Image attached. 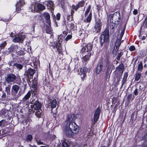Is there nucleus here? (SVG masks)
I'll list each match as a JSON object with an SVG mask.
<instances>
[{
    "mask_svg": "<svg viewBox=\"0 0 147 147\" xmlns=\"http://www.w3.org/2000/svg\"><path fill=\"white\" fill-rule=\"evenodd\" d=\"M93 44L91 43H89L83 45L81 52L83 56L84 55L82 58V61L84 65L87 64L88 61L90 60L91 55V51H92Z\"/></svg>",
    "mask_w": 147,
    "mask_h": 147,
    "instance_id": "f257e3e1",
    "label": "nucleus"
},
{
    "mask_svg": "<svg viewBox=\"0 0 147 147\" xmlns=\"http://www.w3.org/2000/svg\"><path fill=\"white\" fill-rule=\"evenodd\" d=\"M69 127L64 128V132L66 135L69 138L72 137L74 134H77L80 131V128L75 122H71L68 125Z\"/></svg>",
    "mask_w": 147,
    "mask_h": 147,
    "instance_id": "f03ea898",
    "label": "nucleus"
},
{
    "mask_svg": "<svg viewBox=\"0 0 147 147\" xmlns=\"http://www.w3.org/2000/svg\"><path fill=\"white\" fill-rule=\"evenodd\" d=\"M109 30L106 28L100 36L99 42L101 47H102L104 44V47L107 48L109 44Z\"/></svg>",
    "mask_w": 147,
    "mask_h": 147,
    "instance_id": "7ed1b4c3",
    "label": "nucleus"
},
{
    "mask_svg": "<svg viewBox=\"0 0 147 147\" xmlns=\"http://www.w3.org/2000/svg\"><path fill=\"white\" fill-rule=\"evenodd\" d=\"M104 62L105 67L107 68V69L105 72V79L107 80L108 78L110 77V74L111 72H110V69L111 67L110 58L108 55H106L104 59Z\"/></svg>",
    "mask_w": 147,
    "mask_h": 147,
    "instance_id": "20e7f679",
    "label": "nucleus"
},
{
    "mask_svg": "<svg viewBox=\"0 0 147 147\" xmlns=\"http://www.w3.org/2000/svg\"><path fill=\"white\" fill-rule=\"evenodd\" d=\"M49 47L51 48L56 49V52H58V55H63V51L62 48V45L61 43H53L50 42L49 45Z\"/></svg>",
    "mask_w": 147,
    "mask_h": 147,
    "instance_id": "39448f33",
    "label": "nucleus"
},
{
    "mask_svg": "<svg viewBox=\"0 0 147 147\" xmlns=\"http://www.w3.org/2000/svg\"><path fill=\"white\" fill-rule=\"evenodd\" d=\"M20 76L19 77L17 76L14 74L13 73H10L7 74L5 78V81L8 84L11 82H16V83H18L17 82V80H21V78H20Z\"/></svg>",
    "mask_w": 147,
    "mask_h": 147,
    "instance_id": "423d86ee",
    "label": "nucleus"
},
{
    "mask_svg": "<svg viewBox=\"0 0 147 147\" xmlns=\"http://www.w3.org/2000/svg\"><path fill=\"white\" fill-rule=\"evenodd\" d=\"M104 61L102 58L98 61L96 67L95 69V72L96 75L100 74L102 71H104Z\"/></svg>",
    "mask_w": 147,
    "mask_h": 147,
    "instance_id": "0eeeda50",
    "label": "nucleus"
},
{
    "mask_svg": "<svg viewBox=\"0 0 147 147\" xmlns=\"http://www.w3.org/2000/svg\"><path fill=\"white\" fill-rule=\"evenodd\" d=\"M19 48H20V47L17 45H12L9 48L6 49L5 51V54L8 55L11 53L14 52L15 51L16 53L18 50H19L20 49Z\"/></svg>",
    "mask_w": 147,
    "mask_h": 147,
    "instance_id": "6e6552de",
    "label": "nucleus"
},
{
    "mask_svg": "<svg viewBox=\"0 0 147 147\" xmlns=\"http://www.w3.org/2000/svg\"><path fill=\"white\" fill-rule=\"evenodd\" d=\"M35 73L34 70L31 68H29L26 71V75L28 78L27 80L28 83H31L30 80L32 79L33 75Z\"/></svg>",
    "mask_w": 147,
    "mask_h": 147,
    "instance_id": "1a4fd4ad",
    "label": "nucleus"
},
{
    "mask_svg": "<svg viewBox=\"0 0 147 147\" xmlns=\"http://www.w3.org/2000/svg\"><path fill=\"white\" fill-rule=\"evenodd\" d=\"M96 20L95 19L96 22L94 26V32H95L96 33H99L101 31V27L102 26V23L101 22V20L99 19L98 20L97 18Z\"/></svg>",
    "mask_w": 147,
    "mask_h": 147,
    "instance_id": "9d476101",
    "label": "nucleus"
},
{
    "mask_svg": "<svg viewBox=\"0 0 147 147\" xmlns=\"http://www.w3.org/2000/svg\"><path fill=\"white\" fill-rule=\"evenodd\" d=\"M20 89V87L16 84L13 85L11 88V93L12 96L13 98H15L16 94L18 93Z\"/></svg>",
    "mask_w": 147,
    "mask_h": 147,
    "instance_id": "9b49d317",
    "label": "nucleus"
},
{
    "mask_svg": "<svg viewBox=\"0 0 147 147\" xmlns=\"http://www.w3.org/2000/svg\"><path fill=\"white\" fill-rule=\"evenodd\" d=\"M31 96L30 92L28 91L22 100L21 102L22 104L26 105H28L30 102L29 100Z\"/></svg>",
    "mask_w": 147,
    "mask_h": 147,
    "instance_id": "f8f14e48",
    "label": "nucleus"
},
{
    "mask_svg": "<svg viewBox=\"0 0 147 147\" xmlns=\"http://www.w3.org/2000/svg\"><path fill=\"white\" fill-rule=\"evenodd\" d=\"M37 100L33 103L31 105V107L34 108L36 110H38L41 109L42 105L40 102L39 101L38 98H36Z\"/></svg>",
    "mask_w": 147,
    "mask_h": 147,
    "instance_id": "ddd939ff",
    "label": "nucleus"
},
{
    "mask_svg": "<svg viewBox=\"0 0 147 147\" xmlns=\"http://www.w3.org/2000/svg\"><path fill=\"white\" fill-rule=\"evenodd\" d=\"M100 113V109L98 107L96 109L94 113L93 118L94 123L96 122L98 119Z\"/></svg>",
    "mask_w": 147,
    "mask_h": 147,
    "instance_id": "4468645a",
    "label": "nucleus"
},
{
    "mask_svg": "<svg viewBox=\"0 0 147 147\" xmlns=\"http://www.w3.org/2000/svg\"><path fill=\"white\" fill-rule=\"evenodd\" d=\"M25 36L24 35H20L13 39V41L15 42L22 43L25 38Z\"/></svg>",
    "mask_w": 147,
    "mask_h": 147,
    "instance_id": "2eb2a0df",
    "label": "nucleus"
},
{
    "mask_svg": "<svg viewBox=\"0 0 147 147\" xmlns=\"http://www.w3.org/2000/svg\"><path fill=\"white\" fill-rule=\"evenodd\" d=\"M43 16L45 20V22L49 26H51V22L50 20V16L48 13H43Z\"/></svg>",
    "mask_w": 147,
    "mask_h": 147,
    "instance_id": "dca6fc26",
    "label": "nucleus"
},
{
    "mask_svg": "<svg viewBox=\"0 0 147 147\" xmlns=\"http://www.w3.org/2000/svg\"><path fill=\"white\" fill-rule=\"evenodd\" d=\"M117 16L118 17H119V19L120 18V12L119 11H116L113 14H107V16L109 19H110V21H113V18L115 16Z\"/></svg>",
    "mask_w": 147,
    "mask_h": 147,
    "instance_id": "f3484780",
    "label": "nucleus"
},
{
    "mask_svg": "<svg viewBox=\"0 0 147 147\" xmlns=\"http://www.w3.org/2000/svg\"><path fill=\"white\" fill-rule=\"evenodd\" d=\"M75 116L73 113H70L67 115L66 121L67 123H69L71 122H74L73 121L75 118Z\"/></svg>",
    "mask_w": 147,
    "mask_h": 147,
    "instance_id": "a211bd4d",
    "label": "nucleus"
},
{
    "mask_svg": "<svg viewBox=\"0 0 147 147\" xmlns=\"http://www.w3.org/2000/svg\"><path fill=\"white\" fill-rule=\"evenodd\" d=\"M46 4L48 9L51 11L54 10V4L52 1L49 0L47 2V3Z\"/></svg>",
    "mask_w": 147,
    "mask_h": 147,
    "instance_id": "6ab92c4d",
    "label": "nucleus"
},
{
    "mask_svg": "<svg viewBox=\"0 0 147 147\" xmlns=\"http://www.w3.org/2000/svg\"><path fill=\"white\" fill-rule=\"evenodd\" d=\"M92 17V10H91L90 11L88 16L85 18L83 20L84 22L85 23H90L91 21Z\"/></svg>",
    "mask_w": 147,
    "mask_h": 147,
    "instance_id": "aec40b11",
    "label": "nucleus"
},
{
    "mask_svg": "<svg viewBox=\"0 0 147 147\" xmlns=\"http://www.w3.org/2000/svg\"><path fill=\"white\" fill-rule=\"evenodd\" d=\"M42 19V17L39 15L35 16L33 20L34 24L35 25L37 23L41 20Z\"/></svg>",
    "mask_w": 147,
    "mask_h": 147,
    "instance_id": "412c9836",
    "label": "nucleus"
},
{
    "mask_svg": "<svg viewBox=\"0 0 147 147\" xmlns=\"http://www.w3.org/2000/svg\"><path fill=\"white\" fill-rule=\"evenodd\" d=\"M121 40L119 39H117L116 40L115 44V47L116 48V52L118 51L119 47L121 44Z\"/></svg>",
    "mask_w": 147,
    "mask_h": 147,
    "instance_id": "4be33fe9",
    "label": "nucleus"
},
{
    "mask_svg": "<svg viewBox=\"0 0 147 147\" xmlns=\"http://www.w3.org/2000/svg\"><path fill=\"white\" fill-rule=\"evenodd\" d=\"M24 64V63H23L22 64H21L16 62L13 64V66L15 67V68L18 69L20 70L23 69Z\"/></svg>",
    "mask_w": 147,
    "mask_h": 147,
    "instance_id": "5701e85b",
    "label": "nucleus"
},
{
    "mask_svg": "<svg viewBox=\"0 0 147 147\" xmlns=\"http://www.w3.org/2000/svg\"><path fill=\"white\" fill-rule=\"evenodd\" d=\"M69 30L71 31H74L77 29V26L74 22H71L68 25Z\"/></svg>",
    "mask_w": 147,
    "mask_h": 147,
    "instance_id": "b1692460",
    "label": "nucleus"
},
{
    "mask_svg": "<svg viewBox=\"0 0 147 147\" xmlns=\"http://www.w3.org/2000/svg\"><path fill=\"white\" fill-rule=\"evenodd\" d=\"M32 61L34 67H37L38 65L40 64V61L38 59L35 57H34L32 58Z\"/></svg>",
    "mask_w": 147,
    "mask_h": 147,
    "instance_id": "393cba45",
    "label": "nucleus"
},
{
    "mask_svg": "<svg viewBox=\"0 0 147 147\" xmlns=\"http://www.w3.org/2000/svg\"><path fill=\"white\" fill-rule=\"evenodd\" d=\"M57 104V102L56 100L55 99H53L52 100L50 101V106H51V109H52L51 110V112L53 111V109L55 108Z\"/></svg>",
    "mask_w": 147,
    "mask_h": 147,
    "instance_id": "a878e982",
    "label": "nucleus"
},
{
    "mask_svg": "<svg viewBox=\"0 0 147 147\" xmlns=\"http://www.w3.org/2000/svg\"><path fill=\"white\" fill-rule=\"evenodd\" d=\"M142 76V74L141 72H138L137 71L134 75L135 81H138L140 78Z\"/></svg>",
    "mask_w": 147,
    "mask_h": 147,
    "instance_id": "bb28decb",
    "label": "nucleus"
},
{
    "mask_svg": "<svg viewBox=\"0 0 147 147\" xmlns=\"http://www.w3.org/2000/svg\"><path fill=\"white\" fill-rule=\"evenodd\" d=\"M116 69L120 72L121 71V73L122 74L124 69V66L123 63H121L118 67H117Z\"/></svg>",
    "mask_w": 147,
    "mask_h": 147,
    "instance_id": "cd10ccee",
    "label": "nucleus"
},
{
    "mask_svg": "<svg viewBox=\"0 0 147 147\" xmlns=\"http://www.w3.org/2000/svg\"><path fill=\"white\" fill-rule=\"evenodd\" d=\"M17 56L18 57H20L21 56H24V55L26 54V53L24 50L23 49H21L18 50V51L16 52V53Z\"/></svg>",
    "mask_w": 147,
    "mask_h": 147,
    "instance_id": "c85d7f7f",
    "label": "nucleus"
},
{
    "mask_svg": "<svg viewBox=\"0 0 147 147\" xmlns=\"http://www.w3.org/2000/svg\"><path fill=\"white\" fill-rule=\"evenodd\" d=\"M139 62V63L138 65L137 70L140 72H141L143 71L144 68L142 62V61H140Z\"/></svg>",
    "mask_w": 147,
    "mask_h": 147,
    "instance_id": "c756f323",
    "label": "nucleus"
},
{
    "mask_svg": "<svg viewBox=\"0 0 147 147\" xmlns=\"http://www.w3.org/2000/svg\"><path fill=\"white\" fill-rule=\"evenodd\" d=\"M37 90H29L28 91L30 92V95H31V94H32V97L35 96L36 97H37L38 95Z\"/></svg>",
    "mask_w": 147,
    "mask_h": 147,
    "instance_id": "7c9ffc66",
    "label": "nucleus"
},
{
    "mask_svg": "<svg viewBox=\"0 0 147 147\" xmlns=\"http://www.w3.org/2000/svg\"><path fill=\"white\" fill-rule=\"evenodd\" d=\"M37 7L40 11H42L45 9V7L42 4L38 3L37 4Z\"/></svg>",
    "mask_w": 147,
    "mask_h": 147,
    "instance_id": "2f4dec72",
    "label": "nucleus"
},
{
    "mask_svg": "<svg viewBox=\"0 0 147 147\" xmlns=\"http://www.w3.org/2000/svg\"><path fill=\"white\" fill-rule=\"evenodd\" d=\"M143 26H144V28L147 29V20H145V19H144L143 23L142 24V25L140 27V30H139L140 33H141V30Z\"/></svg>",
    "mask_w": 147,
    "mask_h": 147,
    "instance_id": "473e14b6",
    "label": "nucleus"
},
{
    "mask_svg": "<svg viewBox=\"0 0 147 147\" xmlns=\"http://www.w3.org/2000/svg\"><path fill=\"white\" fill-rule=\"evenodd\" d=\"M3 93L1 97V98L3 100L7 101V97L6 95V93L3 90Z\"/></svg>",
    "mask_w": 147,
    "mask_h": 147,
    "instance_id": "72a5a7b5",
    "label": "nucleus"
},
{
    "mask_svg": "<svg viewBox=\"0 0 147 147\" xmlns=\"http://www.w3.org/2000/svg\"><path fill=\"white\" fill-rule=\"evenodd\" d=\"M62 34L58 35L57 40L55 42H53L61 44L63 40L62 38Z\"/></svg>",
    "mask_w": 147,
    "mask_h": 147,
    "instance_id": "f704fd0d",
    "label": "nucleus"
},
{
    "mask_svg": "<svg viewBox=\"0 0 147 147\" xmlns=\"http://www.w3.org/2000/svg\"><path fill=\"white\" fill-rule=\"evenodd\" d=\"M88 70V68L86 67H84L80 69V71L81 74H86Z\"/></svg>",
    "mask_w": 147,
    "mask_h": 147,
    "instance_id": "c9c22d12",
    "label": "nucleus"
},
{
    "mask_svg": "<svg viewBox=\"0 0 147 147\" xmlns=\"http://www.w3.org/2000/svg\"><path fill=\"white\" fill-rule=\"evenodd\" d=\"M25 4V2L23 0H20L16 4V5L22 7Z\"/></svg>",
    "mask_w": 147,
    "mask_h": 147,
    "instance_id": "e433bc0d",
    "label": "nucleus"
},
{
    "mask_svg": "<svg viewBox=\"0 0 147 147\" xmlns=\"http://www.w3.org/2000/svg\"><path fill=\"white\" fill-rule=\"evenodd\" d=\"M51 26H49V25L47 26H46V32L47 33L49 34H51L52 32V31L51 30Z\"/></svg>",
    "mask_w": 147,
    "mask_h": 147,
    "instance_id": "4c0bfd02",
    "label": "nucleus"
},
{
    "mask_svg": "<svg viewBox=\"0 0 147 147\" xmlns=\"http://www.w3.org/2000/svg\"><path fill=\"white\" fill-rule=\"evenodd\" d=\"M132 95L131 94H128L127 96L126 101L125 102V104H127V105L129 104L130 101L131 100V98L132 96Z\"/></svg>",
    "mask_w": 147,
    "mask_h": 147,
    "instance_id": "58836bf2",
    "label": "nucleus"
},
{
    "mask_svg": "<svg viewBox=\"0 0 147 147\" xmlns=\"http://www.w3.org/2000/svg\"><path fill=\"white\" fill-rule=\"evenodd\" d=\"M115 22L116 21H115L114 22L113 21L110 22L109 25V28L110 30H113L114 29L115 27Z\"/></svg>",
    "mask_w": 147,
    "mask_h": 147,
    "instance_id": "ea45409f",
    "label": "nucleus"
},
{
    "mask_svg": "<svg viewBox=\"0 0 147 147\" xmlns=\"http://www.w3.org/2000/svg\"><path fill=\"white\" fill-rule=\"evenodd\" d=\"M7 111L6 110H2L0 111V115L6 116L7 115Z\"/></svg>",
    "mask_w": 147,
    "mask_h": 147,
    "instance_id": "a19ab883",
    "label": "nucleus"
},
{
    "mask_svg": "<svg viewBox=\"0 0 147 147\" xmlns=\"http://www.w3.org/2000/svg\"><path fill=\"white\" fill-rule=\"evenodd\" d=\"M11 86L9 85H8L7 87H5V91L7 92V95H10Z\"/></svg>",
    "mask_w": 147,
    "mask_h": 147,
    "instance_id": "79ce46f5",
    "label": "nucleus"
},
{
    "mask_svg": "<svg viewBox=\"0 0 147 147\" xmlns=\"http://www.w3.org/2000/svg\"><path fill=\"white\" fill-rule=\"evenodd\" d=\"M85 3V1L84 0H82L78 2L77 4L78 5V7L79 8L82 7L84 6Z\"/></svg>",
    "mask_w": 147,
    "mask_h": 147,
    "instance_id": "37998d69",
    "label": "nucleus"
},
{
    "mask_svg": "<svg viewBox=\"0 0 147 147\" xmlns=\"http://www.w3.org/2000/svg\"><path fill=\"white\" fill-rule=\"evenodd\" d=\"M91 5H89L88 7L86 10L85 11L84 15L85 17L87 16L88 13L90 12L91 9Z\"/></svg>",
    "mask_w": 147,
    "mask_h": 147,
    "instance_id": "c03bdc74",
    "label": "nucleus"
},
{
    "mask_svg": "<svg viewBox=\"0 0 147 147\" xmlns=\"http://www.w3.org/2000/svg\"><path fill=\"white\" fill-rule=\"evenodd\" d=\"M38 83H32L31 85V87L33 89V90H38Z\"/></svg>",
    "mask_w": 147,
    "mask_h": 147,
    "instance_id": "a18cd8bd",
    "label": "nucleus"
},
{
    "mask_svg": "<svg viewBox=\"0 0 147 147\" xmlns=\"http://www.w3.org/2000/svg\"><path fill=\"white\" fill-rule=\"evenodd\" d=\"M38 73L35 74V76L34 77L33 80H32V83H38Z\"/></svg>",
    "mask_w": 147,
    "mask_h": 147,
    "instance_id": "49530a36",
    "label": "nucleus"
},
{
    "mask_svg": "<svg viewBox=\"0 0 147 147\" xmlns=\"http://www.w3.org/2000/svg\"><path fill=\"white\" fill-rule=\"evenodd\" d=\"M66 19L68 21L71 22L74 21V17L72 16L71 15H67L66 16Z\"/></svg>",
    "mask_w": 147,
    "mask_h": 147,
    "instance_id": "de8ad7c7",
    "label": "nucleus"
},
{
    "mask_svg": "<svg viewBox=\"0 0 147 147\" xmlns=\"http://www.w3.org/2000/svg\"><path fill=\"white\" fill-rule=\"evenodd\" d=\"M71 8L74 10L75 11H76L78 10L79 7L77 4L76 5L73 4L71 5Z\"/></svg>",
    "mask_w": 147,
    "mask_h": 147,
    "instance_id": "09e8293b",
    "label": "nucleus"
},
{
    "mask_svg": "<svg viewBox=\"0 0 147 147\" xmlns=\"http://www.w3.org/2000/svg\"><path fill=\"white\" fill-rule=\"evenodd\" d=\"M56 137L55 135H50L49 137V140L51 141H53L54 140H55L56 139Z\"/></svg>",
    "mask_w": 147,
    "mask_h": 147,
    "instance_id": "8fccbe9b",
    "label": "nucleus"
},
{
    "mask_svg": "<svg viewBox=\"0 0 147 147\" xmlns=\"http://www.w3.org/2000/svg\"><path fill=\"white\" fill-rule=\"evenodd\" d=\"M33 139V137L31 134H28L26 136V140L31 141Z\"/></svg>",
    "mask_w": 147,
    "mask_h": 147,
    "instance_id": "3c124183",
    "label": "nucleus"
},
{
    "mask_svg": "<svg viewBox=\"0 0 147 147\" xmlns=\"http://www.w3.org/2000/svg\"><path fill=\"white\" fill-rule=\"evenodd\" d=\"M34 96L30 98V102H29V103L31 104H33V103L36 100H37L36 98H38L37 97H34Z\"/></svg>",
    "mask_w": 147,
    "mask_h": 147,
    "instance_id": "603ef678",
    "label": "nucleus"
},
{
    "mask_svg": "<svg viewBox=\"0 0 147 147\" xmlns=\"http://www.w3.org/2000/svg\"><path fill=\"white\" fill-rule=\"evenodd\" d=\"M16 6V11L17 13H19L21 11V7L16 5L15 4Z\"/></svg>",
    "mask_w": 147,
    "mask_h": 147,
    "instance_id": "864d4df0",
    "label": "nucleus"
},
{
    "mask_svg": "<svg viewBox=\"0 0 147 147\" xmlns=\"http://www.w3.org/2000/svg\"><path fill=\"white\" fill-rule=\"evenodd\" d=\"M123 53L122 52H121L120 53H118V55L116 57V59L118 61H119L121 57L123 55Z\"/></svg>",
    "mask_w": 147,
    "mask_h": 147,
    "instance_id": "5fc2aeb1",
    "label": "nucleus"
},
{
    "mask_svg": "<svg viewBox=\"0 0 147 147\" xmlns=\"http://www.w3.org/2000/svg\"><path fill=\"white\" fill-rule=\"evenodd\" d=\"M120 18L119 19V17H118L117 16H115L114 17V18L115 19V21L116 22L117 21V23H118V24H119V22L120 21V20H121V15H120Z\"/></svg>",
    "mask_w": 147,
    "mask_h": 147,
    "instance_id": "6e6d98bb",
    "label": "nucleus"
},
{
    "mask_svg": "<svg viewBox=\"0 0 147 147\" xmlns=\"http://www.w3.org/2000/svg\"><path fill=\"white\" fill-rule=\"evenodd\" d=\"M125 32V30L124 29H123V30L121 31V32L120 33V34L119 38L118 39H120L121 40L122 38L124 35V34Z\"/></svg>",
    "mask_w": 147,
    "mask_h": 147,
    "instance_id": "4d7b16f0",
    "label": "nucleus"
},
{
    "mask_svg": "<svg viewBox=\"0 0 147 147\" xmlns=\"http://www.w3.org/2000/svg\"><path fill=\"white\" fill-rule=\"evenodd\" d=\"M49 90L50 92H53L54 90L53 86L51 84H50L49 85Z\"/></svg>",
    "mask_w": 147,
    "mask_h": 147,
    "instance_id": "13d9d810",
    "label": "nucleus"
},
{
    "mask_svg": "<svg viewBox=\"0 0 147 147\" xmlns=\"http://www.w3.org/2000/svg\"><path fill=\"white\" fill-rule=\"evenodd\" d=\"M136 48L134 45L130 46L128 48V50L130 51H134L136 50Z\"/></svg>",
    "mask_w": 147,
    "mask_h": 147,
    "instance_id": "bf43d9fd",
    "label": "nucleus"
},
{
    "mask_svg": "<svg viewBox=\"0 0 147 147\" xmlns=\"http://www.w3.org/2000/svg\"><path fill=\"white\" fill-rule=\"evenodd\" d=\"M72 38V35L71 34L68 35L67 36L65 39V41H67L71 39Z\"/></svg>",
    "mask_w": 147,
    "mask_h": 147,
    "instance_id": "052dcab7",
    "label": "nucleus"
},
{
    "mask_svg": "<svg viewBox=\"0 0 147 147\" xmlns=\"http://www.w3.org/2000/svg\"><path fill=\"white\" fill-rule=\"evenodd\" d=\"M68 143L65 141L63 142L62 144V147H68Z\"/></svg>",
    "mask_w": 147,
    "mask_h": 147,
    "instance_id": "680f3d73",
    "label": "nucleus"
},
{
    "mask_svg": "<svg viewBox=\"0 0 147 147\" xmlns=\"http://www.w3.org/2000/svg\"><path fill=\"white\" fill-rule=\"evenodd\" d=\"M80 75L82 80L84 81L86 76V74H81Z\"/></svg>",
    "mask_w": 147,
    "mask_h": 147,
    "instance_id": "e2e57ef3",
    "label": "nucleus"
},
{
    "mask_svg": "<svg viewBox=\"0 0 147 147\" xmlns=\"http://www.w3.org/2000/svg\"><path fill=\"white\" fill-rule=\"evenodd\" d=\"M142 138L145 141H147V133L144 134L142 137Z\"/></svg>",
    "mask_w": 147,
    "mask_h": 147,
    "instance_id": "0e129e2a",
    "label": "nucleus"
},
{
    "mask_svg": "<svg viewBox=\"0 0 147 147\" xmlns=\"http://www.w3.org/2000/svg\"><path fill=\"white\" fill-rule=\"evenodd\" d=\"M135 96H137L138 94V88H136L133 92Z\"/></svg>",
    "mask_w": 147,
    "mask_h": 147,
    "instance_id": "69168bd1",
    "label": "nucleus"
},
{
    "mask_svg": "<svg viewBox=\"0 0 147 147\" xmlns=\"http://www.w3.org/2000/svg\"><path fill=\"white\" fill-rule=\"evenodd\" d=\"M61 14L59 13H58L56 14V19L58 21L60 19Z\"/></svg>",
    "mask_w": 147,
    "mask_h": 147,
    "instance_id": "338daca9",
    "label": "nucleus"
},
{
    "mask_svg": "<svg viewBox=\"0 0 147 147\" xmlns=\"http://www.w3.org/2000/svg\"><path fill=\"white\" fill-rule=\"evenodd\" d=\"M96 5L97 7L96 8V10L98 12H99L101 8V6H100V4H96Z\"/></svg>",
    "mask_w": 147,
    "mask_h": 147,
    "instance_id": "774afa93",
    "label": "nucleus"
}]
</instances>
